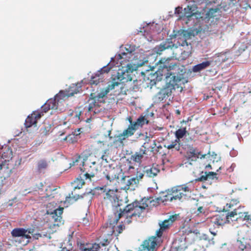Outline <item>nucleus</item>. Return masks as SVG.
I'll return each mask as SVG.
<instances>
[{
  "label": "nucleus",
  "mask_w": 251,
  "mask_h": 251,
  "mask_svg": "<svg viewBox=\"0 0 251 251\" xmlns=\"http://www.w3.org/2000/svg\"><path fill=\"white\" fill-rule=\"evenodd\" d=\"M104 202L107 205H111L113 208V214L109 216L108 221L110 225L117 224L120 219L126 217L124 222L130 224L131 219L139 217L143 211L148 207L151 201L148 199L144 198L140 201H135L127 204L124 209L120 207L116 192L109 190L104 197Z\"/></svg>",
  "instance_id": "1"
},
{
  "label": "nucleus",
  "mask_w": 251,
  "mask_h": 251,
  "mask_svg": "<svg viewBox=\"0 0 251 251\" xmlns=\"http://www.w3.org/2000/svg\"><path fill=\"white\" fill-rule=\"evenodd\" d=\"M81 90L80 86L73 84L70 86L68 90L60 91L54 97L49 99L41 107V110H37L32 112L29 115L25 121V125L26 128L30 127L32 126H36L37 122L44 113H46L50 109L59 110L61 111L64 107L65 101L70 97L78 93Z\"/></svg>",
  "instance_id": "2"
},
{
  "label": "nucleus",
  "mask_w": 251,
  "mask_h": 251,
  "mask_svg": "<svg viewBox=\"0 0 251 251\" xmlns=\"http://www.w3.org/2000/svg\"><path fill=\"white\" fill-rule=\"evenodd\" d=\"M131 78L128 75L127 71H124L119 70L117 75L112 78V82L111 84L108 85L106 88L102 89L100 93L96 96V98L99 100L104 98L110 90H112L117 86H120L121 89L123 88L124 83L126 82L130 81Z\"/></svg>",
  "instance_id": "3"
},
{
  "label": "nucleus",
  "mask_w": 251,
  "mask_h": 251,
  "mask_svg": "<svg viewBox=\"0 0 251 251\" xmlns=\"http://www.w3.org/2000/svg\"><path fill=\"white\" fill-rule=\"evenodd\" d=\"M192 184L188 182L172 187L171 189L175 197V201H183L190 197L193 191Z\"/></svg>",
  "instance_id": "4"
},
{
  "label": "nucleus",
  "mask_w": 251,
  "mask_h": 251,
  "mask_svg": "<svg viewBox=\"0 0 251 251\" xmlns=\"http://www.w3.org/2000/svg\"><path fill=\"white\" fill-rule=\"evenodd\" d=\"M53 203H49L47 206V213L50 216V220L52 222L53 225L55 226H59L63 224V220L62 215L63 212L64 208L59 207L58 208L54 207L53 209H50L53 206Z\"/></svg>",
  "instance_id": "5"
},
{
  "label": "nucleus",
  "mask_w": 251,
  "mask_h": 251,
  "mask_svg": "<svg viewBox=\"0 0 251 251\" xmlns=\"http://www.w3.org/2000/svg\"><path fill=\"white\" fill-rule=\"evenodd\" d=\"M122 178L118 181L120 185V189L123 190H134L137 186L138 179L135 177H131L129 176H123L122 174Z\"/></svg>",
  "instance_id": "6"
},
{
  "label": "nucleus",
  "mask_w": 251,
  "mask_h": 251,
  "mask_svg": "<svg viewBox=\"0 0 251 251\" xmlns=\"http://www.w3.org/2000/svg\"><path fill=\"white\" fill-rule=\"evenodd\" d=\"M122 170L118 168L108 166L103 171V175L107 180L109 182L118 180L121 176Z\"/></svg>",
  "instance_id": "7"
},
{
  "label": "nucleus",
  "mask_w": 251,
  "mask_h": 251,
  "mask_svg": "<svg viewBox=\"0 0 251 251\" xmlns=\"http://www.w3.org/2000/svg\"><path fill=\"white\" fill-rule=\"evenodd\" d=\"M178 215L175 214L170 216L169 218L165 220L161 223H159L160 228L156 231V235L158 237H160L163 232L166 229H168L170 226L172 225L177 218Z\"/></svg>",
  "instance_id": "8"
},
{
  "label": "nucleus",
  "mask_w": 251,
  "mask_h": 251,
  "mask_svg": "<svg viewBox=\"0 0 251 251\" xmlns=\"http://www.w3.org/2000/svg\"><path fill=\"white\" fill-rule=\"evenodd\" d=\"M217 174L213 172H201V176L197 178L196 180L197 181L207 182L211 184L214 182L218 180Z\"/></svg>",
  "instance_id": "9"
},
{
  "label": "nucleus",
  "mask_w": 251,
  "mask_h": 251,
  "mask_svg": "<svg viewBox=\"0 0 251 251\" xmlns=\"http://www.w3.org/2000/svg\"><path fill=\"white\" fill-rule=\"evenodd\" d=\"M83 168H81V175L85 179H89L91 180V178L94 177L97 172L96 166H92L90 164H83Z\"/></svg>",
  "instance_id": "10"
},
{
  "label": "nucleus",
  "mask_w": 251,
  "mask_h": 251,
  "mask_svg": "<svg viewBox=\"0 0 251 251\" xmlns=\"http://www.w3.org/2000/svg\"><path fill=\"white\" fill-rule=\"evenodd\" d=\"M127 119L129 123V125L126 129H125L122 133L119 134L117 136V139L116 140V141H118L121 144H123L124 140L134 135V130H129V131H128L129 128H130L131 127V126H132L133 124H134V121H132V119L131 117H128Z\"/></svg>",
  "instance_id": "11"
},
{
  "label": "nucleus",
  "mask_w": 251,
  "mask_h": 251,
  "mask_svg": "<svg viewBox=\"0 0 251 251\" xmlns=\"http://www.w3.org/2000/svg\"><path fill=\"white\" fill-rule=\"evenodd\" d=\"M206 155V154H201V152L199 151L196 148L191 147L189 150L186 152V157L187 161L190 162L191 164V162L196 161L199 157L200 158H205Z\"/></svg>",
  "instance_id": "12"
},
{
  "label": "nucleus",
  "mask_w": 251,
  "mask_h": 251,
  "mask_svg": "<svg viewBox=\"0 0 251 251\" xmlns=\"http://www.w3.org/2000/svg\"><path fill=\"white\" fill-rule=\"evenodd\" d=\"M160 166L156 164H153L151 166H145L143 172L145 175L148 177L153 178L160 172Z\"/></svg>",
  "instance_id": "13"
},
{
  "label": "nucleus",
  "mask_w": 251,
  "mask_h": 251,
  "mask_svg": "<svg viewBox=\"0 0 251 251\" xmlns=\"http://www.w3.org/2000/svg\"><path fill=\"white\" fill-rule=\"evenodd\" d=\"M175 44L172 42L171 38L167 39L164 42L153 49V51L157 54H161L163 51L166 49H172Z\"/></svg>",
  "instance_id": "14"
},
{
  "label": "nucleus",
  "mask_w": 251,
  "mask_h": 251,
  "mask_svg": "<svg viewBox=\"0 0 251 251\" xmlns=\"http://www.w3.org/2000/svg\"><path fill=\"white\" fill-rule=\"evenodd\" d=\"M149 123V120L146 117V116L143 115H140L136 120L134 122V124L132 126H131L129 131L134 130V133L140 127H142L145 124L147 125Z\"/></svg>",
  "instance_id": "15"
},
{
  "label": "nucleus",
  "mask_w": 251,
  "mask_h": 251,
  "mask_svg": "<svg viewBox=\"0 0 251 251\" xmlns=\"http://www.w3.org/2000/svg\"><path fill=\"white\" fill-rule=\"evenodd\" d=\"M166 81L172 86L180 84L183 77L180 75H176L174 73H168L166 76Z\"/></svg>",
  "instance_id": "16"
},
{
  "label": "nucleus",
  "mask_w": 251,
  "mask_h": 251,
  "mask_svg": "<svg viewBox=\"0 0 251 251\" xmlns=\"http://www.w3.org/2000/svg\"><path fill=\"white\" fill-rule=\"evenodd\" d=\"M4 151H5L2 153V155L0 158V170L2 169V167L6 164L7 162H8L12 158L13 156L12 150L9 147H6Z\"/></svg>",
  "instance_id": "17"
},
{
  "label": "nucleus",
  "mask_w": 251,
  "mask_h": 251,
  "mask_svg": "<svg viewBox=\"0 0 251 251\" xmlns=\"http://www.w3.org/2000/svg\"><path fill=\"white\" fill-rule=\"evenodd\" d=\"M11 234L13 237H20L27 239L31 238L30 235L26 234V230L24 228H15L12 230Z\"/></svg>",
  "instance_id": "18"
},
{
  "label": "nucleus",
  "mask_w": 251,
  "mask_h": 251,
  "mask_svg": "<svg viewBox=\"0 0 251 251\" xmlns=\"http://www.w3.org/2000/svg\"><path fill=\"white\" fill-rule=\"evenodd\" d=\"M147 154L146 149L142 147L140 149L139 151L135 152L134 154L132 155L130 158L133 161L140 164L142 162L144 155Z\"/></svg>",
  "instance_id": "19"
},
{
  "label": "nucleus",
  "mask_w": 251,
  "mask_h": 251,
  "mask_svg": "<svg viewBox=\"0 0 251 251\" xmlns=\"http://www.w3.org/2000/svg\"><path fill=\"white\" fill-rule=\"evenodd\" d=\"M171 89L169 87L161 89L156 95V99L160 101L163 100L165 99L171 95Z\"/></svg>",
  "instance_id": "20"
},
{
  "label": "nucleus",
  "mask_w": 251,
  "mask_h": 251,
  "mask_svg": "<svg viewBox=\"0 0 251 251\" xmlns=\"http://www.w3.org/2000/svg\"><path fill=\"white\" fill-rule=\"evenodd\" d=\"M192 9V6L188 5L183 9V12L180 17L181 18L185 17L188 21H190L194 16L196 17L197 13Z\"/></svg>",
  "instance_id": "21"
},
{
  "label": "nucleus",
  "mask_w": 251,
  "mask_h": 251,
  "mask_svg": "<svg viewBox=\"0 0 251 251\" xmlns=\"http://www.w3.org/2000/svg\"><path fill=\"white\" fill-rule=\"evenodd\" d=\"M212 223L218 226H223L226 223H229L226 216L224 214L214 216L213 218Z\"/></svg>",
  "instance_id": "22"
},
{
  "label": "nucleus",
  "mask_w": 251,
  "mask_h": 251,
  "mask_svg": "<svg viewBox=\"0 0 251 251\" xmlns=\"http://www.w3.org/2000/svg\"><path fill=\"white\" fill-rule=\"evenodd\" d=\"M100 246L98 244L94 243L90 246L89 244H81L79 249L81 251H99Z\"/></svg>",
  "instance_id": "23"
},
{
  "label": "nucleus",
  "mask_w": 251,
  "mask_h": 251,
  "mask_svg": "<svg viewBox=\"0 0 251 251\" xmlns=\"http://www.w3.org/2000/svg\"><path fill=\"white\" fill-rule=\"evenodd\" d=\"M172 59L171 58H168L167 59L162 58L159 62L160 64H162V67L164 68H166L169 70H171L174 69V67L176 66V65L172 62H170Z\"/></svg>",
  "instance_id": "24"
},
{
  "label": "nucleus",
  "mask_w": 251,
  "mask_h": 251,
  "mask_svg": "<svg viewBox=\"0 0 251 251\" xmlns=\"http://www.w3.org/2000/svg\"><path fill=\"white\" fill-rule=\"evenodd\" d=\"M211 63V61H206L195 65L192 68L193 72L195 73L199 72L208 67L210 65Z\"/></svg>",
  "instance_id": "25"
},
{
  "label": "nucleus",
  "mask_w": 251,
  "mask_h": 251,
  "mask_svg": "<svg viewBox=\"0 0 251 251\" xmlns=\"http://www.w3.org/2000/svg\"><path fill=\"white\" fill-rule=\"evenodd\" d=\"M159 199L162 202H167V201H175V197L172 193V191L171 190H168V192L164 194V195L160 196L159 197Z\"/></svg>",
  "instance_id": "26"
},
{
  "label": "nucleus",
  "mask_w": 251,
  "mask_h": 251,
  "mask_svg": "<svg viewBox=\"0 0 251 251\" xmlns=\"http://www.w3.org/2000/svg\"><path fill=\"white\" fill-rule=\"evenodd\" d=\"M180 146H183V143H181L180 141L176 139L174 141H172L171 143L167 144L165 145V147L169 150L175 149L176 151L180 150Z\"/></svg>",
  "instance_id": "27"
},
{
  "label": "nucleus",
  "mask_w": 251,
  "mask_h": 251,
  "mask_svg": "<svg viewBox=\"0 0 251 251\" xmlns=\"http://www.w3.org/2000/svg\"><path fill=\"white\" fill-rule=\"evenodd\" d=\"M80 107L75 108L74 110H70L68 113V115L70 116L73 117L75 119V122H77L80 120V115L82 113V111L80 110Z\"/></svg>",
  "instance_id": "28"
},
{
  "label": "nucleus",
  "mask_w": 251,
  "mask_h": 251,
  "mask_svg": "<svg viewBox=\"0 0 251 251\" xmlns=\"http://www.w3.org/2000/svg\"><path fill=\"white\" fill-rule=\"evenodd\" d=\"M187 131L186 127H182L176 130L175 133L176 139L180 142V139L185 137Z\"/></svg>",
  "instance_id": "29"
},
{
  "label": "nucleus",
  "mask_w": 251,
  "mask_h": 251,
  "mask_svg": "<svg viewBox=\"0 0 251 251\" xmlns=\"http://www.w3.org/2000/svg\"><path fill=\"white\" fill-rule=\"evenodd\" d=\"M196 208H193L194 213L199 215L200 214H204L205 210L203 206L200 203L198 200H197L195 203Z\"/></svg>",
  "instance_id": "30"
},
{
  "label": "nucleus",
  "mask_w": 251,
  "mask_h": 251,
  "mask_svg": "<svg viewBox=\"0 0 251 251\" xmlns=\"http://www.w3.org/2000/svg\"><path fill=\"white\" fill-rule=\"evenodd\" d=\"M184 140L185 142V144L184 146H188L190 143L195 142V135L192 134L191 133L187 132L184 137Z\"/></svg>",
  "instance_id": "31"
},
{
  "label": "nucleus",
  "mask_w": 251,
  "mask_h": 251,
  "mask_svg": "<svg viewBox=\"0 0 251 251\" xmlns=\"http://www.w3.org/2000/svg\"><path fill=\"white\" fill-rule=\"evenodd\" d=\"M48 166V163L47 160L41 159L37 162V170L39 172H41L45 170Z\"/></svg>",
  "instance_id": "32"
},
{
  "label": "nucleus",
  "mask_w": 251,
  "mask_h": 251,
  "mask_svg": "<svg viewBox=\"0 0 251 251\" xmlns=\"http://www.w3.org/2000/svg\"><path fill=\"white\" fill-rule=\"evenodd\" d=\"M239 218H242L243 220L246 221L249 225L251 226V215L249 212L238 213Z\"/></svg>",
  "instance_id": "33"
},
{
  "label": "nucleus",
  "mask_w": 251,
  "mask_h": 251,
  "mask_svg": "<svg viewBox=\"0 0 251 251\" xmlns=\"http://www.w3.org/2000/svg\"><path fill=\"white\" fill-rule=\"evenodd\" d=\"M84 178L85 177H83L81 175V173L79 175V176L78 177H77L75 180V183H76V186H75V188H78L80 189L82 187V186L84 184L85 182Z\"/></svg>",
  "instance_id": "34"
},
{
  "label": "nucleus",
  "mask_w": 251,
  "mask_h": 251,
  "mask_svg": "<svg viewBox=\"0 0 251 251\" xmlns=\"http://www.w3.org/2000/svg\"><path fill=\"white\" fill-rule=\"evenodd\" d=\"M80 198L79 195H74L73 192H72L71 194H69L68 196L66 197V201L69 202H72V201H75L77 200Z\"/></svg>",
  "instance_id": "35"
},
{
  "label": "nucleus",
  "mask_w": 251,
  "mask_h": 251,
  "mask_svg": "<svg viewBox=\"0 0 251 251\" xmlns=\"http://www.w3.org/2000/svg\"><path fill=\"white\" fill-rule=\"evenodd\" d=\"M217 12V9L211 8L207 12L206 18L209 19L213 18L215 16V14Z\"/></svg>",
  "instance_id": "36"
},
{
  "label": "nucleus",
  "mask_w": 251,
  "mask_h": 251,
  "mask_svg": "<svg viewBox=\"0 0 251 251\" xmlns=\"http://www.w3.org/2000/svg\"><path fill=\"white\" fill-rule=\"evenodd\" d=\"M237 214V209L235 208L232 211L228 212L227 214L225 215V216H226V218H227V220L230 221L229 219H231L232 218H234V216Z\"/></svg>",
  "instance_id": "37"
},
{
  "label": "nucleus",
  "mask_w": 251,
  "mask_h": 251,
  "mask_svg": "<svg viewBox=\"0 0 251 251\" xmlns=\"http://www.w3.org/2000/svg\"><path fill=\"white\" fill-rule=\"evenodd\" d=\"M239 202V201L237 199H232L229 203H227L226 206L228 208H231L234 205H236Z\"/></svg>",
  "instance_id": "38"
},
{
  "label": "nucleus",
  "mask_w": 251,
  "mask_h": 251,
  "mask_svg": "<svg viewBox=\"0 0 251 251\" xmlns=\"http://www.w3.org/2000/svg\"><path fill=\"white\" fill-rule=\"evenodd\" d=\"M125 228V226L123 225L120 224L118 226L115 227V230L118 232V233H121L122 232L123 229ZM115 231V229H114L113 231Z\"/></svg>",
  "instance_id": "39"
},
{
  "label": "nucleus",
  "mask_w": 251,
  "mask_h": 251,
  "mask_svg": "<svg viewBox=\"0 0 251 251\" xmlns=\"http://www.w3.org/2000/svg\"><path fill=\"white\" fill-rule=\"evenodd\" d=\"M145 140V142L144 143V145L142 146V147L144 148L145 149L149 148L150 147H148L147 144H148L149 142L150 141H151L150 137L148 136L147 135H146Z\"/></svg>",
  "instance_id": "40"
},
{
  "label": "nucleus",
  "mask_w": 251,
  "mask_h": 251,
  "mask_svg": "<svg viewBox=\"0 0 251 251\" xmlns=\"http://www.w3.org/2000/svg\"><path fill=\"white\" fill-rule=\"evenodd\" d=\"M239 248L241 251H244L245 249H247V247L246 245L244 244L241 241L239 242Z\"/></svg>",
  "instance_id": "41"
},
{
  "label": "nucleus",
  "mask_w": 251,
  "mask_h": 251,
  "mask_svg": "<svg viewBox=\"0 0 251 251\" xmlns=\"http://www.w3.org/2000/svg\"><path fill=\"white\" fill-rule=\"evenodd\" d=\"M144 175L145 174L144 172L143 173L142 172H137L136 174V177L135 178H137L139 180V179H142Z\"/></svg>",
  "instance_id": "42"
},
{
  "label": "nucleus",
  "mask_w": 251,
  "mask_h": 251,
  "mask_svg": "<svg viewBox=\"0 0 251 251\" xmlns=\"http://www.w3.org/2000/svg\"><path fill=\"white\" fill-rule=\"evenodd\" d=\"M110 67H108L107 66H104V67H103L101 69V71L102 73H108L110 71Z\"/></svg>",
  "instance_id": "43"
},
{
  "label": "nucleus",
  "mask_w": 251,
  "mask_h": 251,
  "mask_svg": "<svg viewBox=\"0 0 251 251\" xmlns=\"http://www.w3.org/2000/svg\"><path fill=\"white\" fill-rule=\"evenodd\" d=\"M25 230H26V234L29 235V234H33L34 231V229L31 228L25 229Z\"/></svg>",
  "instance_id": "44"
},
{
  "label": "nucleus",
  "mask_w": 251,
  "mask_h": 251,
  "mask_svg": "<svg viewBox=\"0 0 251 251\" xmlns=\"http://www.w3.org/2000/svg\"><path fill=\"white\" fill-rule=\"evenodd\" d=\"M126 55V53L124 52L122 54H118L117 58H118V59H122L123 58V56Z\"/></svg>",
  "instance_id": "45"
},
{
  "label": "nucleus",
  "mask_w": 251,
  "mask_h": 251,
  "mask_svg": "<svg viewBox=\"0 0 251 251\" xmlns=\"http://www.w3.org/2000/svg\"><path fill=\"white\" fill-rule=\"evenodd\" d=\"M180 45L181 46H188V43H187L186 40H184L182 41V42L180 44Z\"/></svg>",
  "instance_id": "46"
},
{
  "label": "nucleus",
  "mask_w": 251,
  "mask_h": 251,
  "mask_svg": "<svg viewBox=\"0 0 251 251\" xmlns=\"http://www.w3.org/2000/svg\"><path fill=\"white\" fill-rule=\"evenodd\" d=\"M191 121V119H190V118H188L187 119V120L185 121V120H183L182 123H185V124L187 123V122H188L189 121Z\"/></svg>",
  "instance_id": "47"
},
{
  "label": "nucleus",
  "mask_w": 251,
  "mask_h": 251,
  "mask_svg": "<svg viewBox=\"0 0 251 251\" xmlns=\"http://www.w3.org/2000/svg\"><path fill=\"white\" fill-rule=\"evenodd\" d=\"M202 238L204 239V240H208V241H209L210 240L209 239L207 238V236L205 235V234H204L203 235V236H202Z\"/></svg>",
  "instance_id": "48"
},
{
  "label": "nucleus",
  "mask_w": 251,
  "mask_h": 251,
  "mask_svg": "<svg viewBox=\"0 0 251 251\" xmlns=\"http://www.w3.org/2000/svg\"><path fill=\"white\" fill-rule=\"evenodd\" d=\"M105 156L104 155H102L101 156V159H102V160H104L106 161V162H107V161H106V159L105 158Z\"/></svg>",
  "instance_id": "49"
},
{
  "label": "nucleus",
  "mask_w": 251,
  "mask_h": 251,
  "mask_svg": "<svg viewBox=\"0 0 251 251\" xmlns=\"http://www.w3.org/2000/svg\"><path fill=\"white\" fill-rule=\"evenodd\" d=\"M180 10H181V8H180V7H177L176 8V11L178 13H179V11Z\"/></svg>",
  "instance_id": "50"
},
{
  "label": "nucleus",
  "mask_w": 251,
  "mask_h": 251,
  "mask_svg": "<svg viewBox=\"0 0 251 251\" xmlns=\"http://www.w3.org/2000/svg\"><path fill=\"white\" fill-rule=\"evenodd\" d=\"M92 109H93L92 106L89 105V107H88V111H91L92 110Z\"/></svg>",
  "instance_id": "51"
},
{
  "label": "nucleus",
  "mask_w": 251,
  "mask_h": 251,
  "mask_svg": "<svg viewBox=\"0 0 251 251\" xmlns=\"http://www.w3.org/2000/svg\"><path fill=\"white\" fill-rule=\"evenodd\" d=\"M91 164L92 165V166H96V162H91Z\"/></svg>",
  "instance_id": "52"
},
{
  "label": "nucleus",
  "mask_w": 251,
  "mask_h": 251,
  "mask_svg": "<svg viewBox=\"0 0 251 251\" xmlns=\"http://www.w3.org/2000/svg\"><path fill=\"white\" fill-rule=\"evenodd\" d=\"M91 83L92 84H97V82H95L94 80H91Z\"/></svg>",
  "instance_id": "53"
},
{
  "label": "nucleus",
  "mask_w": 251,
  "mask_h": 251,
  "mask_svg": "<svg viewBox=\"0 0 251 251\" xmlns=\"http://www.w3.org/2000/svg\"><path fill=\"white\" fill-rule=\"evenodd\" d=\"M153 145L154 146L153 147H152V148H154V147L156 146V144H155V140H153Z\"/></svg>",
  "instance_id": "54"
},
{
  "label": "nucleus",
  "mask_w": 251,
  "mask_h": 251,
  "mask_svg": "<svg viewBox=\"0 0 251 251\" xmlns=\"http://www.w3.org/2000/svg\"><path fill=\"white\" fill-rule=\"evenodd\" d=\"M210 168V169H211V166L210 165H206L205 166V168Z\"/></svg>",
  "instance_id": "55"
},
{
  "label": "nucleus",
  "mask_w": 251,
  "mask_h": 251,
  "mask_svg": "<svg viewBox=\"0 0 251 251\" xmlns=\"http://www.w3.org/2000/svg\"><path fill=\"white\" fill-rule=\"evenodd\" d=\"M131 169H134V167L133 166H129V169L130 170Z\"/></svg>",
  "instance_id": "56"
},
{
  "label": "nucleus",
  "mask_w": 251,
  "mask_h": 251,
  "mask_svg": "<svg viewBox=\"0 0 251 251\" xmlns=\"http://www.w3.org/2000/svg\"><path fill=\"white\" fill-rule=\"evenodd\" d=\"M210 232H211V234H213L214 235H216V233H215V232H212V231H210Z\"/></svg>",
  "instance_id": "57"
},
{
  "label": "nucleus",
  "mask_w": 251,
  "mask_h": 251,
  "mask_svg": "<svg viewBox=\"0 0 251 251\" xmlns=\"http://www.w3.org/2000/svg\"><path fill=\"white\" fill-rule=\"evenodd\" d=\"M78 159H76V160H75V161H74V162H73V163H74V165L75 164V162H78Z\"/></svg>",
  "instance_id": "58"
},
{
  "label": "nucleus",
  "mask_w": 251,
  "mask_h": 251,
  "mask_svg": "<svg viewBox=\"0 0 251 251\" xmlns=\"http://www.w3.org/2000/svg\"><path fill=\"white\" fill-rule=\"evenodd\" d=\"M110 133H111V131H109V134H108V135H109V136L110 135Z\"/></svg>",
  "instance_id": "59"
},
{
  "label": "nucleus",
  "mask_w": 251,
  "mask_h": 251,
  "mask_svg": "<svg viewBox=\"0 0 251 251\" xmlns=\"http://www.w3.org/2000/svg\"><path fill=\"white\" fill-rule=\"evenodd\" d=\"M129 52L131 53L132 52V50L129 51Z\"/></svg>",
  "instance_id": "60"
},
{
  "label": "nucleus",
  "mask_w": 251,
  "mask_h": 251,
  "mask_svg": "<svg viewBox=\"0 0 251 251\" xmlns=\"http://www.w3.org/2000/svg\"><path fill=\"white\" fill-rule=\"evenodd\" d=\"M1 194V190L0 189V194Z\"/></svg>",
  "instance_id": "61"
}]
</instances>
